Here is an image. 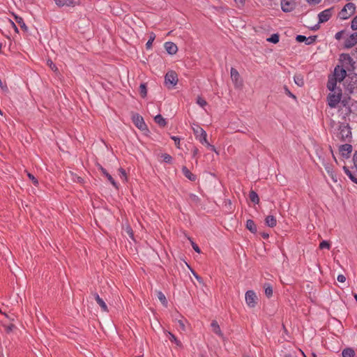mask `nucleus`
<instances>
[{"label": "nucleus", "mask_w": 357, "mask_h": 357, "mask_svg": "<svg viewBox=\"0 0 357 357\" xmlns=\"http://www.w3.org/2000/svg\"><path fill=\"white\" fill-rule=\"evenodd\" d=\"M14 328H15V326L12 324H10L8 326H5V330L7 333L11 332Z\"/></svg>", "instance_id": "nucleus-52"}, {"label": "nucleus", "mask_w": 357, "mask_h": 357, "mask_svg": "<svg viewBox=\"0 0 357 357\" xmlns=\"http://www.w3.org/2000/svg\"><path fill=\"white\" fill-rule=\"evenodd\" d=\"M167 336L169 337V340L176 344L177 347L182 348L183 344L181 342L176 338V337L172 333L167 332Z\"/></svg>", "instance_id": "nucleus-24"}, {"label": "nucleus", "mask_w": 357, "mask_h": 357, "mask_svg": "<svg viewBox=\"0 0 357 357\" xmlns=\"http://www.w3.org/2000/svg\"><path fill=\"white\" fill-rule=\"evenodd\" d=\"M354 351L351 348L344 349L342 352V357H354Z\"/></svg>", "instance_id": "nucleus-33"}, {"label": "nucleus", "mask_w": 357, "mask_h": 357, "mask_svg": "<svg viewBox=\"0 0 357 357\" xmlns=\"http://www.w3.org/2000/svg\"><path fill=\"white\" fill-rule=\"evenodd\" d=\"M321 0H306L310 5H317L321 2Z\"/></svg>", "instance_id": "nucleus-54"}, {"label": "nucleus", "mask_w": 357, "mask_h": 357, "mask_svg": "<svg viewBox=\"0 0 357 357\" xmlns=\"http://www.w3.org/2000/svg\"><path fill=\"white\" fill-rule=\"evenodd\" d=\"M347 71L345 68L340 66H337L334 69L333 77H329L327 88L329 91H335L337 85V82H341L347 78Z\"/></svg>", "instance_id": "nucleus-2"}, {"label": "nucleus", "mask_w": 357, "mask_h": 357, "mask_svg": "<svg viewBox=\"0 0 357 357\" xmlns=\"http://www.w3.org/2000/svg\"><path fill=\"white\" fill-rule=\"evenodd\" d=\"M357 44V32L350 34L344 40V47L350 49Z\"/></svg>", "instance_id": "nucleus-11"}, {"label": "nucleus", "mask_w": 357, "mask_h": 357, "mask_svg": "<svg viewBox=\"0 0 357 357\" xmlns=\"http://www.w3.org/2000/svg\"><path fill=\"white\" fill-rule=\"evenodd\" d=\"M325 169L327 172V173L330 175L331 178L334 182H337V180L336 178V174H335L334 171L333 170V168L331 165H325Z\"/></svg>", "instance_id": "nucleus-27"}, {"label": "nucleus", "mask_w": 357, "mask_h": 357, "mask_svg": "<svg viewBox=\"0 0 357 357\" xmlns=\"http://www.w3.org/2000/svg\"><path fill=\"white\" fill-rule=\"evenodd\" d=\"M93 296H94V298L96 299L97 303L101 307L102 310L103 312H108L109 310H108V307H107L105 302L100 297V296L97 293H95L93 294Z\"/></svg>", "instance_id": "nucleus-18"}, {"label": "nucleus", "mask_w": 357, "mask_h": 357, "mask_svg": "<svg viewBox=\"0 0 357 357\" xmlns=\"http://www.w3.org/2000/svg\"><path fill=\"white\" fill-rule=\"evenodd\" d=\"M267 41L278 43L279 42V35L278 33L273 34L270 38H267Z\"/></svg>", "instance_id": "nucleus-37"}, {"label": "nucleus", "mask_w": 357, "mask_h": 357, "mask_svg": "<svg viewBox=\"0 0 357 357\" xmlns=\"http://www.w3.org/2000/svg\"><path fill=\"white\" fill-rule=\"evenodd\" d=\"M344 91L348 94L357 93V74L347 76L344 81Z\"/></svg>", "instance_id": "nucleus-3"}, {"label": "nucleus", "mask_w": 357, "mask_h": 357, "mask_svg": "<svg viewBox=\"0 0 357 357\" xmlns=\"http://www.w3.org/2000/svg\"><path fill=\"white\" fill-rule=\"evenodd\" d=\"M234 1L238 8L243 7L245 4V0H234Z\"/></svg>", "instance_id": "nucleus-50"}, {"label": "nucleus", "mask_w": 357, "mask_h": 357, "mask_svg": "<svg viewBox=\"0 0 357 357\" xmlns=\"http://www.w3.org/2000/svg\"><path fill=\"white\" fill-rule=\"evenodd\" d=\"M331 248L330 243L326 241H323L319 244L320 249H328L329 250Z\"/></svg>", "instance_id": "nucleus-40"}, {"label": "nucleus", "mask_w": 357, "mask_h": 357, "mask_svg": "<svg viewBox=\"0 0 357 357\" xmlns=\"http://www.w3.org/2000/svg\"><path fill=\"white\" fill-rule=\"evenodd\" d=\"M165 48L168 54L173 55L178 51L176 45L172 42H166L165 43Z\"/></svg>", "instance_id": "nucleus-17"}, {"label": "nucleus", "mask_w": 357, "mask_h": 357, "mask_svg": "<svg viewBox=\"0 0 357 357\" xmlns=\"http://www.w3.org/2000/svg\"><path fill=\"white\" fill-rule=\"evenodd\" d=\"M211 326L214 333H215L220 337H223V333H222V331L218 323L215 320H213L211 322Z\"/></svg>", "instance_id": "nucleus-21"}, {"label": "nucleus", "mask_w": 357, "mask_h": 357, "mask_svg": "<svg viewBox=\"0 0 357 357\" xmlns=\"http://www.w3.org/2000/svg\"><path fill=\"white\" fill-rule=\"evenodd\" d=\"M203 144L206 145V146H207V147H208L211 151H214V152H215L217 154H218V152H217V151H216L215 147L213 145L211 144L208 142V140H207V139H206V142H204V144Z\"/></svg>", "instance_id": "nucleus-45"}, {"label": "nucleus", "mask_w": 357, "mask_h": 357, "mask_svg": "<svg viewBox=\"0 0 357 357\" xmlns=\"http://www.w3.org/2000/svg\"><path fill=\"white\" fill-rule=\"evenodd\" d=\"M336 89L335 88V91H333V93H329L327 97L328 104L331 108H335L338 103H341L342 91L338 89L336 91Z\"/></svg>", "instance_id": "nucleus-4"}, {"label": "nucleus", "mask_w": 357, "mask_h": 357, "mask_svg": "<svg viewBox=\"0 0 357 357\" xmlns=\"http://www.w3.org/2000/svg\"><path fill=\"white\" fill-rule=\"evenodd\" d=\"M343 169L344 171V173L349 176V178L355 183L357 184V178H356L351 172L346 167L344 166L343 167Z\"/></svg>", "instance_id": "nucleus-34"}, {"label": "nucleus", "mask_w": 357, "mask_h": 357, "mask_svg": "<svg viewBox=\"0 0 357 357\" xmlns=\"http://www.w3.org/2000/svg\"><path fill=\"white\" fill-rule=\"evenodd\" d=\"M55 3L59 7L63 6H75V2L74 0H54Z\"/></svg>", "instance_id": "nucleus-19"}, {"label": "nucleus", "mask_w": 357, "mask_h": 357, "mask_svg": "<svg viewBox=\"0 0 357 357\" xmlns=\"http://www.w3.org/2000/svg\"><path fill=\"white\" fill-rule=\"evenodd\" d=\"M316 38L317 36H315L307 38L306 36L303 35H298L296 38V40L299 43L305 42L306 45H311L315 42Z\"/></svg>", "instance_id": "nucleus-16"}, {"label": "nucleus", "mask_w": 357, "mask_h": 357, "mask_svg": "<svg viewBox=\"0 0 357 357\" xmlns=\"http://www.w3.org/2000/svg\"><path fill=\"white\" fill-rule=\"evenodd\" d=\"M344 32L345 31L344 30L337 32L335 35V38L337 40H340L342 38Z\"/></svg>", "instance_id": "nucleus-46"}, {"label": "nucleus", "mask_w": 357, "mask_h": 357, "mask_svg": "<svg viewBox=\"0 0 357 357\" xmlns=\"http://www.w3.org/2000/svg\"><path fill=\"white\" fill-rule=\"evenodd\" d=\"M192 157L195 158L197 155L198 153H199L198 149L197 147H195V146L193 147V149H192Z\"/></svg>", "instance_id": "nucleus-56"}, {"label": "nucleus", "mask_w": 357, "mask_h": 357, "mask_svg": "<svg viewBox=\"0 0 357 357\" xmlns=\"http://www.w3.org/2000/svg\"><path fill=\"white\" fill-rule=\"evenodd\" d=\"M139 93L142 98H145L147 95L146 85L145 83H142L139 86Z\"/></svg>", "instance_id": "nucleus-35"}, {"label": "nucleus", "mask_w": 357, "mask_h": 357, "mask_svg": "<svg viewBox=\"0 0 357 357\" xmlns=\"http://www.w3.org/2000/svg\"><path fill=\"white\" fill-rule=\"evenodd\" d=\"M158 298L164 305H167V301L165 294L162 292L159 291L158 293Z\"/></svg>", "instance_id": "nucleus-38"}, {"label": "nucleus", "mask_w": 357, "mask_h": 357, "mask_svg": "<svg viewBox=\"0 0 357 357\" xmlns=\"http://www.w3.org/2000/svg\"><path fill=\"white\" fill-rule=\"evenodd\" d=\"M351 15L349 14V13L348 12V10L345 8V7L344 6L342 8V9L340 10V12L339 13V17L340 19L342 20H347L348 18H349Z\"/></svg>", "instance_id": "nucleus-29"}, {"label": "nucleus", "mask_w": 357, "mask_h": 357, "mask_svg": "<svg viewBox=\"0 0 357 357\" xmlns=\"http://www.w3.org/2000/svg\"><path fill=\"white\" fill-rule=\"evenodd\" d=\"M73 179L74 180V181H76L77 183H82L83 181V179L81 177L77 176H75V177H73Z\"/></svg>", "instance_id": "nucleus-58"}, {"label": "nucleus", "mask_w": 357, "mask_h": 357, "mask_svg": "<svg viewBox=\"0 0 357 357\" xmlns=\"http://www.w3.org/2000/svg\"><path fill=\"white\" fill-rule=\"evenodd\" d=\"M179 327L182 331H185V326L183 321L179 320L178 321Z\"/></svg>", "instance_id": "nucleus-57"}, {"label": "nucleus", "mask_w": 357, "mask_h": 357, "mask_svg": "<svg viewBox=\"0 0 357 357\" xmlns=\"http://www.w3.org/2000/svg\"><path fill=\"white\" fill-rule=\"evenodd\" d=\"M171 138H172V139H173L175 142L176 146L178 148H179L180 138L178 137H176V136H172Z\"/></svg>", "instance_id": "nucleus-51"}, {"label": "nucleus", "mask_w": 357, "mask_h": 357, "mask_svg": "<svg viewBox=\"0 0 357 357\" xmlns=\"http://www.w3.org/2000/svg\"><path fill=\"white\" fill-rule=\"evenodd\" d=\"M0 88L3 91H6V92L8 91V86H7L6 84L3 83L1 78H0Z\"/></svg>", "instance_id": "nucleus-48"}, {"label": "nucleus", "mask_w": 357, "mask_h": 357, "mask_svg": "<svg viewBox=\"0 0 357 357\" xmlns=\"http://www.w3.org/2000/svg\"><path fill=\"white\" fill-rule=\"evenodd\" d=\"M197 103L202 107H204L206 105H207V102L200 96L197 98Z\"/></svg>", "instance_id": "nucleus-41"}, {"label": "nucleus", "mask_w": 357, "mask_h": 357, "mask_svg": "<svg viewBox=\"0 0 357 357\" xmlns=\"http://www.w3.org/2000/svg\"><path fill=\"white\" fill-rule=\"evenodd\" d=\"M330 128L333 138L336 141L350 142L352 139L351 129L348 123H336L330 121Z\"/></svg>", "instance_id": "nucleus-1"}, {"label": "nucleus", "mask_w": 357, "mask_h": 357, "mask_svg": "<svg viewBox=\"0 0 357 357\" xmlns=\"http://www.w3.org/2000/svg\"><path fill=\"white\" fill-rule=\"evenodd\" d=\"M345 8L348 10V12L349 13V14L351 15H353L354 13H355V11H356V5L354 3H347L345 6H344Z\"/></svg>", "instance_id": "nucleus-31"}, {"label": "nucleus", "mask_w": 357, "mask_h": 357, "mask_svg": "<svg viewBox=\"0 0 357 357\" xmlns=\"http://www.w3.org/2000/svg\"><path fill=\"white\" fill-rule=\"evenodd\" d=\"M182 172L183 175L191 181H195L197 179L196 175L193 174L186 167H183Z\"/></svg>", "instance_id": "nucleus-22"}, {"label": "nucleus", "mask_w": 357, "mask_h": 357, "mask_svg": "<svg viewBox=\"0 0 357 357\" xmlns=\"http://www.w3.org/2000/svg\"><path fill=\"white\" fill-rule=\"evenodd\" d=\"M337 280L340 282H344L346 280V278L344 275H339L337 278Z\"/></svg>", "instance_id": "nucleus-55"}, {"label": "nucleus", "mask_w": 357, "mask_h": 357, "mask_svg": "<svg viewBox=\"0 0 357 357\" xmlns=\"http://www.w3.org/2000/svg\"><path fill=\"white\" fill-rule=\"evenodd\" d=\"M100 169L101 170L102 174L107 178V180L111 183V184L116 188H118L117 183L114 181L113 177L107 172V170L104 169L102 167H100Z\"/></svg>", "instance_id": "nucleus-20"}, {"label": "nucleus", "mask_w": 357, "mask_h": 357, "mask_svg": "<svg viewBox=\"0 0 357 357\" xmlns=\"http://www.w3.org/2000/svg\"><path fill=\"white\" fill-rule=\"evenodd\" d=\"M161 158L162 160L166 163H171L172 161V157L167 154V153H163L161 155Z\"/></svg>", "instance_id": "nucleus-39"}, {"label": "nucleus", "mask_w": 357, "mask_h": 357, "mask_svg": "<svg viewBox=\"0 0 357 357\" xmlns=\"http://www.w3.org/2000/svg\"><path fill=\"white\" fill-rule=\"evenodd\" d=\"M10 23H11L12 27L14 29L16 33H18L19 32L18 29H17V26L15 24V23L12 21H10Z\"/></svg>", "instance_id": "nucleus-59"}, {"label": "nucleus", "mask_w": 357, "mask_h": 357, "mask_svg": "<svg viewBox=\"0 0 357 357\" xmlns=\"http://www.w3.org/2000/svg\"><path fill=\"white\" fill-rule=\"evenodd\" d=\"M265 294L268 298L272 296V295H273V288H272V287L271 285H268L265 288Z\"/></svg>", "instance_id": "nucleus-42"}, {"label": "nucleus", "mask_w": 357, "mask_h": 357, "mask_svg": "<svg viewBox=\"0 0 357 357\" xmlns=\"http://www.w3.org/2000/svg\"><path fill=\"white\" fill-rule=\"evenodd\" d=\"M250 199L255 204H259V198L257 193L253 190L250 191L249 195Z\"/></svg>", "instance_id": "nucleus-32"}, {"label": "nucleus", "mask_w": 357, "mask_h": 357, "mask_svg": "<svg viewBox=\"0 0 357 357\" xmlns=\"http://www.w3.org/2000/svg\"><path fill=\"white\" fill-rule=\"evenodd\" d=\"M27 176L36 186L38 185V179L33 174H31V173H28Z\"/></svg>", "instance_id": "nucleus-44"}, {"label": "nucleus", "mask_w": 357, "mask_h": 357, "mask_svg": "<svg viewBox=\"0 0 357 357\" xmlns=\"http://www.w3.org/2000/svg\"><path fill=\"white\" fill-rule=\"evenodd\" d=\"M340 61L342 63V66L344 68L349 70V68L351 69H354L355 61H354L353 58L348 54H342L340 55Z\"/></svg>", "instance_id": "nucleus-7"}, {"label": "nucleus", "mask_w": 357, "mask_h": 357, "mask_svg": "<svg viewBox=\"0 0 357 357\" xmlns=\"http://www.w3.org/2000/svg\"><path fill=\"white\" fill-rule=\"evenodd\" d=\"M354 296L355 300H356V302H357V294H355L354 295Z\"/></svg>", "instance_id": "nucleus-64"}, {"label": "nucleus", "mask_w": 357, "mask_h": 357, "mask_svg": "<svg viewBox=\"0 0 357 357\" xmlns=\"http://www.w3.org/2000/svg\"><path fill=\"white\" fill-rule=\"evenodd\" d=\"M178 82V76L173 70L168 71L165 76V84L168 89H172Z\"/></svg>", "instance_id": "nucleus-6"}, {"label": "nucleus", "mask_w": 357, "mask_h": 357, "mask_svg": "<svg viewBox=\"0 0 357 357\" xmlns=\"http://www.w3.org/2000/svg\"><path fill=\"white\" fill-rule=\"evenodd\" d=\"M193 275L195 277V278L199 281V282H202V279L200 276H199L197 274H196L195 272H193Z\"/></svg>", "instance_id": "nucleus-60"}, {"label": "nucleus", "mask_w": 357, "mask_h": 357, "mask_svg": "<svg viewBox=\"0 0 357 357\" xmlns=\"http://www.w3.org/2000/svg\"><path fill=\"white\" fill-rule=\"evenodd\" d=\"M246 228L252 233L257 232V226L252 220H248L246 222Z\"/></svg>", "instance_id": "nucleus-25"}, {"label": "nucleus", "mask_w": 357, "mask_h": 357, "mask_svg": "<svg viewBox=\"0 0 357 357\" xmlns=\"http://www.w3.org/2000/svg\"><path fill=\"white\" fill-rule=\"evenodd\" d=\"M132 121L135 126L141 130H145L147 129L146 124L145 123L144 119L137 113H133L132 114Z\"/></svg>", "instance_id": "nucleus-8"}, {"label": "nucleus", "mask_w": 357, "mask_h": 357, "mask_svg": "<svg viewBox=\"0 0 357 357\" xmlns=\"http://www.w3.org/2000/svg\"><path fill=\"white\" fill-rule=\"evenodd\" d=\"M155 38V35L154 33H150V36H149V40L147 41L146 44V49H150L152 46V43L154 41Z\"/></svg>", "instance_id": "nucleus-36"}, {"label": "nucleus", "mask_w": 357, "mask_h": 357, "mask_svg": "<svg viewBox=\"0 0 357 357\" xmlns=\"http://www.w3.org/2000/svg\"><path fill=\"white\" fill-rule=\"evenodd\" d=\"M266 225L270 227H274L277 224V220L273 215H268L265 219Z\"/></svg>", "instance_id": "nucleus-23"}, {"label": "nucleus", "mask_w": 357, "mask_h": 357, "mask_svg": "<svg viewBox=\"0 0 357 357\" xmlns=\"http://www.w3.org/2000/svg\"><path fill=\"white\" fill-rule=\"evenodd\" d=\"M261 236H262V237H263L264 238H268V234H265V233H264V234H262V235H261Z\"/></svg>", "instance_id": "nucleus-62"}, {"label": "nucleus", "mask_w": 357, "mask_h": 357, "mask_svg": "<svg viewBox=\"0 0 357 357\" xmlns=\"http://www.w3.org/2000/svg\"><path fill=\"white\" fill-rule=\"evenodd\" d=\"M281 8L284 12H291L295 8V0H282Z\"/></svg>", "instance_id": "nucleus-12"}, {"label": "nucleus", "mask_w": 357, "mask_h": 357, "mask_svg": "<svg viewBox=\"0 0 357 357\" xmlns=\"http://www.w3.org/2000/svg\"><path fill=\"white\" fill-rule=\"evenodd\" d=\"M334 8L331 7L330 8L326 9L321 11L319 15V23H324L328 22L333 14Z\"/></svg>", "instance_id": "nucleus-10"}, {"label": "nucleus", "mask_w": 357, "mask_h": 357, "mask_svg": "<svg viewBox=\"0 0 357 357\" xmlns=\"http://www.w3.org/2000/svg\"><path fill=\"white\" fill-rule=\"evenodd\" d=\"M352 56L357 59V47L355 49L354 52L351 53Z\"/></svg>", "instance_id": "nucleus-61"}, {"label": "nucleus", "mask_w": 357, "mask_h": 357, "mask_svg": "<svg viewBox=\"0 0 357 357\" xmlns=\"http://www.w3.org/2000/svg\"><path fill=\"white\" fill-rule=\"evenodd\" d=\"M192 248L193 250L197 252V253H200L201 252V250L200 248H199V246L195 243L194 242H192Z\"/></svg>", "instance_id": "nucleus-53"}, {"label": "nucleus", "mask_w": 357, "mask_h": 357, "mask_svg": "<svg viewBox=\"0 0 357 357\" xmlns=\"http://www.w3.org/2000/svg\"><path fill=\"white\" fill-rule=\"evenodd\" d=\"M119 171L120 172L121 178L123 180H126V172L125 169H123V168H120Z\"/></svg>", "instance_id": "nucleus-49"}, {"label": "nucleus", "mask_w": 357, "mask_h": 357, "mask_svg": "<svg viewBox=\"0 0 357 357\" xmlns=\"http://www.w3.org/2000/svg\"><path fill=\"white\" fill-rule=\"evenodd\" d=\"M231 78L232 79V82H234L235 86H239L242 84V82L241 79L240 75L238 72V70L234 68H231Z\"/></svg>", "instance_id": "nucleus-15"}, {"label": "nucleus", "mask_w": 357, "mask_h": 357, "mask_svg": "<svg viewBox=\"0 0 357 357\" xmlns=\"http://www.w3.org/2000/svg\"><path fill=\"white\" fill-rule=\"evenodd\" d=\"M294 80L296 84L298 86H303L304 85L303 77L301 75H295Z\"/></svg>", "instance_id": "nucleus-30"}, {"label": "nucleus", "mask_w": 357, "mask_h": 357, "mask_svg": "<svg viewBox=\"0 0 357 357\" xmlns=\"http://www.w3.org/2000/svg\"><path fill=\"white\" fill-rule=\"evenodd\" d=\"M155 122L161 127H165L167 124L165 119L160 114H158L154 118Z\"/></svg>", "instance_id": "nucleus-28"}, {"label": "nucleus", "mask_w": 357, "mask_h": 357, "mask_svg": "<svg viewBox=\"0 0 357 357\" xmlns=\"http://www.w3.org/2000/svg\"><path fill=\"white\" fill-rule=\"evenodd\" d=\"M284 92L290 98H293L294 100H296V96L293 94L290 91L289 89H288V87L287 86H284Z\"/></svg>", "instance_id": "nucleus-43"}, {"label": "nucleus", "mask_w": 357, "mask_h": 357, "mask_svg": "<svg viewBox=\"0 0 357 357\" xmlns=\"http://www.w3.org/2000/svg\"><path fill=\"white\" fill-rule=\"evenodd\" d=\"M47 65L50 66V68L54 70V71H56L58 70L57 67L56 66V65L52 62V61L51 60H48L47 61Z\"/></svg>", "instance_id": "nucleus-47"}, {"label": "nucleus", "mask_w": 357, "mask_h": 357, "mask_svg": "<svg viewBox=\"0 0 357 357\" xmlns=\"http://www.w3.org/2000/svg\"><path fill=\"white\" fill-rule=\"evenodd\" d=\"M352 149H353L352 146L351 144L347 143V144H342L340 146L339 151L341 153V155H342V157H344L345 158H348L350 156Z\"/></svg>", "instance_id": "nucleus-14"}, {"label": "nucleus", "mask_w": 357, "mask_h": 357, "mask_svg": "<svg viewBox=\"0 0 357 357\" xmlns=\"http://www.w3.org/2000/svg\"><path fill=\"white\" fill-rule=\"evenodd\" d=\"M15 19L16 22L20 25L22 29H23L24 31H28V27L26 26V24L24 22V20L22 17L20 16L15 15Z\"/></svg>", "instance_id": "nucleus-26"}, {"label": "nucleus", "mask_w": 357, "mask_h": 357, "mask_svg": "<svg viewBox=\"0 0 357 357\" xmlns=\"http://www.w3.org/2000/svg\"><path fill=\"white\" fill-rule=\"evenodd\" d=\"M192 129L193 130L194 135L201 144H204V142H206L207 139V134L206 131L198 124L193 123L192 126Z\"/></svg>", "instance_id": "nucleus-5"}, {"label": "nucleus", "mask_w": 357, "mask_h": 357, "mask_svg": "<svg viewBox=\"0 0 357 357\" xmlns=\"http://www.w3.org/2000/svg\"><path fill=\"white\" fill-rule=\"evenodd\" d=\"M0 313H2V314H3V312H1V310H0ZM3 314H4L7 318H9L10 320H13V319H13V318H10V317L8 316V314H6V313H3Z\"/></svg>", "instance_id": "nucleus-63"}, {"label": "nucleus", "mask_w": 357, "mask_h": 357, "mask_svg": "<svg viewBox=\"0 0 357 357\" xmlns=\"http://www.w3.org/2000/svg\"><path fill=\"white\" fill-rule=\"evenodd\" d=\"M348 102H349L348 100L344 99V100H342L340 103L341 105L339 109V112H341L344 115L343 116L344 119H345L346 116H348L351 112V110L348 104Z\"/></svg>", "instance_id": "nucleus-13"}, {"label": "nucleus", "mask_w": 357, "mask_h": 357, "mask_svg": "<svg viewBox=\"0 0 357 357\" xmlns=\"http://www.w3.org/2000/svg\"><path fill=\"white\" fill-rule=\"evenodd\" d=\"M257 296L254 291L248 290L245 293V302L250 307H255L257 305Z\"/></svg>", "instance_id": "nucleus-9"}]
</instances>
